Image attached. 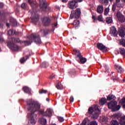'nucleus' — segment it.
I'll return each mask as SVG.
<instances>
[{
    "instance_id": "f257e3e1",
    "label": "nucleus",
    "mask_w": 125,
    "mask_h": 125,
    "mask_svg": "<svg viewBox=\"0 0 125 125\" xmlns=\"http://www.w3.org/2000/svg\"><path fill=\"white\" fill-rule=\"evenodd\" d=\"M27 110L31 111L30 114L28 115V118L32 125H34L36 124L34 118V114L36 112H38V114L42 115L43 117H51L52 110L48 108L44 112V109H41V104L39 102H35L32 100H29L27 103Z\"/></svg>"
},
{
    "instance_id": "f03ea898",
    "label": "nucleus",
    "mask_w": 125,
    "mask_h": 125,
    "mask_svg": "<svg viewBox=\"0 0 125 125\" xmlns=\"http://www.w3.org/2000/svg\"><path fill=\"white\" fill-rule=\"evenodd\" d=\"M29 41H24V44L25 45H30L32 44L33 42H35L37 44H41L42 42L41 40V38L40 37L39 35L37 34H32L29 36Z\"/></svg>"
},
{
    "instance_id": "7ed1b4c3",
    "label": "nucleus",
    "mask_w": 125,
    "mask_h": 125,
    "mask_svg": "<svg viewBox=\"0 0 125 125\" xmlns=\"http://www.w3.org/2000/svg\"><path fill=\"white\" fill-rule=\"evenodd\" d=\"M20 40L19 38H12V41L8 42L7 43V46L13 51H18L20 49V47L17 44H15L16 42H20Z\"/></svg>"
},
{
    "instance_id": "20e7f679",
    "label": "nucleus",
    "mask_w": 125,
    "mask_h": 125,
    "mask_svg": "<svg viewBox=\"0 0 125 125\" xmlns=\"http://www.w3.org/2000/svg\"><path fill=\"white\" fill-rule=\"evenodd\" d=\"M117 102L115 101H113L107 104V106L109 109H112L113 112H115L116 111H119L121 107L120 105H117Z\"/></svg>"
},
{
    "instance_id": "39448f33",
    "label": "nucleus",
    "mask_w": 125,
    "mask_h": 125,
    "mask_svg": "<svg viewBox=\"0 0 125 125\" xmlns=\"http://www.w3.org/2000/svg\"><path fill=\"white\" fill-rule=\"evenodd\" d=\"M81 9L77 8L75 11H71V13L70 14V17H69L71 19L73 18L79 19L81 17Z\"/></svg>"
},
{
    "instance_id": "423d86ee",
    "label": "nucleus",
    "mask_w": 125,
    "mask_h": 125,
    "mask_svg": "<svg viewBox=\"0 0 125 125\" xmlns=\"http://www.w3.org/2000/svg\"><path fill=\"white\" fill-rule=\"evenodd\" d=\"M88 112L90 115H93L96 112H101V111L98 108V105L94 104L93 106H91L89 107V108H88Z\"/></svg>"
},
{
    "instance_id": "0eeeda50",
    "label": "nucleus",
    "mask_w": 125,
    "mask_h": 125,
    "mask_svg": "<svg viewBox=\"0 0 125 125\" xmlns=\"http://www.w3.org/2000/svg\"><path fill=\"white\" fill-rule=\"evenodd\" d=\"M42 21L44 26H49L51 25V19L49 17H43L42 19Z\"/></svg>"
},
{
    "instance_id": "6e6552de",
    "label": "nucleus",
    "mask_w": 125,
    "mask_h": 125,
    "mask_svg": "<svg viewBox=\"0 0 125 125\" xmlns=\"http://www.w3.org/2000/svg\"><path fill=\"white\" fill-rule=\"evenodd\" d=\"M39 6L42 11L46 12L47 8V1L45 0H42V1L40 3Z\"/></svg>"
},
{
    "instance_id": "1a4fd4ad",
    "label": "nucleus",
    "mask_w": 125,
    "mask_h": 125,
    "mask_svg": "<svg viewBox=\"0 0 125 125\" xmlns=\"http://www.w3.org/2000/svg\"><path fill=\"white\" fill-rule=\"evenodd\" d=\"M31 22L33 23L34 25H36L37 23L39 21V16L38 14L36 13H34V15L32 14V16L31 17Z\"/></svg>"
},
{
    "instance_id": "9d476101",
    "label": "nucleus",
    "mask_w": 125,
    "mask_h": 125,
    "mask_svg": "<svg viewBox=\"0 0 125 125\" xmlns=\"http://www.w3.org/2000/svg\"><path fill=\"white\" fill-rule=\"evenodd\" d=\"M97 47L99 50L102 51L103 52H106L108 51V48L102 43H98L97 44Z\"/></svg>"
},
{
    "instance_id": "9b49d317",
    "label": "nucleus",
    "mask_w": 125,
    "mask_h": 125,
    "mask_svg": "<svg viewBox=\"0 0 125 125\" xmlns=\"http://www.w3.org/2000/svg\"><path fill=\"white\" fill-rule=\"evenodd\" d=\"M76 3H77V2L75 1H69L67 4V6L69 8L73 9L77 8Z\"/></svg>"
},
{
    "instance_id": "f8f14e48",
    "label": "nucleus",
    "mask_w": 125,
    "mask_h": 125,
    "mask_svg": "<svg viewBox=\"0 0 125 125\" xmlns=\"http://www.w3.org/2000/svg\"><path fill=\"white\" fill-rule=\"evenodd\" d=\"M115 68L116 70H117L118 73L122 74L125 71V69L123 68V67L119 64H116L115 65Z\"/></svg>"
},
{
    "instance_id": "ddd939ff",
    "label": "nucleus",
    "mask_w": 125,
    "mask_h": 125,
    "mask_svg": "<svg viewBox=\"0 0 125 125\" xmlns=\"http://www.w3.org/2000/svg\"><path fill=\"white\" fill-rule=\"evenodd\" d=\"M118 34L122 38H124L125 36V28L124 27H120L118 29Z\"/></svg>"
},
{
    "instance_id": "4468645a",
    "label": "nucleus",
    "mask_w": 125,
    "mask_h": 125,
    "mask_svg": "<svg viewBox=\"0 0 125 125\" xmlns=\"http://www.w3.org/2000/svg\"><path fill=\"white\" fill-rule=\"evenodd\" d=\"M110 33L115 37L117 36V31L115 26H112L110 29Z\"/></svg>"
},
{
    "instance_id": "2eb2a0df",
    "label": "nucleus",
    "mask_w": 125,
    "mask_h": 125,
    "mask_svg": "<svg viewBox=\"0 0 125 125\" xmlns=\"http://www.w3.org/2000/svg\"><path fill=\"white\" fill-rule=\"evenodd\" d=\"M90 124V120L88 118H85V119L83 120V121L82 122V124H77L76 125H89Z\"/></svg>"
},
{
    "instance_id": "dca6fc26",
    "label": "nucleus",
    "mask_w": 125,
    "mask_h": 125,
    "mask_svg": "<svg viewBox=\"0 0 125 125\" xmlns=\"http://www.w3.org/2000/svg\"><path fill=\"white\" fill-rule=\"evenodd\" d=\"M77 59H79L78 62H79L80 64H85V63L87 62V59L83 57H81L80 58H78Z\"/></svg>"
},
{
    "instance_id": "f3484780",
    "label": "nucleus",
    "mask_w": 125,
    "mask_h": 125,
    "mask_svg": "<svg viewBox=\"0 0 125 125\" xmlns=\"http://www.w3.org/2000/svg\"><path fill=\"white\" fill-rule=\"evenodd\" d=\"M74 51L75 52V57L76 59H78L80 57H82L83 56L81 54V52L79 50L75 49Z\"/></svg>"
},
{
    "instance_id": "a211bd4d",
    "label": "nucleus",
    "mask_w": 125,
    "mask_h": 125,
    "mask_svg": "<svg viewBox=\"0 0 125 125\" xmlns=\"http://www.w3.org/2000/svg\"><path fill=\"white\" fill-rule=\"evenodd\" d=\"M104 6L102 5H99L98 8H97V12L99 14H102L104 12Z\"/></svg>"
},
{
    "instance_id": "6ab92c4d",
    "label": "nucleus",
    "mask_w": 125,
    "mask_h": 125,
    "mask_svg": "<svg viewBox=\"0 0 125 125\" xmlns=\"http://www.w3.org/2000/svg\"><path fill=\"white\" fill-rule=\"evenodd\" d=\"M39 121L40 122V124H41L42 125H47V120L46 119L43 118V117H42L39 119Z\"/></svg>"
},
{
    "instance_id": "aec40b11",
    "label": "nucleus",
    "mask_w": 125,
    "mask_h": 125,
    "mask_svg": "<svg viewBox=\"0 0 125 125\" xmlns=\"http://www.w3.org/2000/svg\"><path fill=\"white\" fill-rule=\"evenodd\" d=\"M23 91L24 92V93L30 94L31 93V89L29 88L28 87L24 86L22 88Z\"/></svg>"
},
{
    "instance_id": "412c9836",
    "label": "nucleus",
    "mask_w": 125,
    "mask_h": 125,
    "mask_svg": "<svg viewBox=\"0 0 125 125\" xmlns=\"http://www.w3.org/2000/svg\"><path fill=\"white\" fill-rule=\"evenodd\" d=\"M40 66L41 68H47V67L49 66V63L46 62H43L40 64Z\"/></svg>"
},
{
    "instance_id": "4be33fe9",
    "label": "nucleus",
    "mask_w": 125,
    "mask_h": 125,
    "mask_svg": "<svg viewBox=\"0 0 125 125\" xmlns=\"http://www.w3.org/2000/svg\"><path fill=\"white\" fill-rule=\"evenodd\" d=\"M29 57V56L27 55L25 56V58H22V59H21L20 62L21 64H23L25 62H26V60L28 59Z\"/></svg>"
},
{
    "instance_id": "5701e85b",
    "label": "nucleus",
    "mask_w": 125,
    "mask_h": 125,
    "mask_svg": "<svg viewBox=\"0 0 125 125\" xmlns=\"http://www.w3.org/2000/svg\"><path fill=\"white\" fill-rule=\"evenodd\" d=\"M100 113V112H97L93 113L92 118L94 119V120L97 119L99 117Z\"/></svg>"
},
{
    "instance_id": "b1692460",
    "label": "nucleus",
    "mask_w": 125,
    "mask_h": 125,
    "mask_svg": "<svg viewBox=\"0 0 125 125\" xmlns=\"http://www.w3.org/2000/svg\"><path fill=\"white\" fill-rule=\"evenodd\" d=\"M120 53L123 56L124 58H125V49L124 48H120Z\"/></svg>"
},
{
    "instance_id": "393cba45",
    "label": "nucleus",
    "mask_w": 125,
    "mask_h": 125,
    "mask_svg": "<svg viewBox=\"0 0 125 125\" xmlns=\"http://www.w3.org/2000/svg\"><path fill=\"white\" fill-rule=\"evenodd\" d=\"M120 125H125V116H122L120 120Z\"/></svg>"
},
{
    "instance_id": "a878e982",
    "label": "nucleus",
    "mask_w": 125,
    "mask_h": 125,
    "mask_svg": "<svg viewBox=\"0 0 125 125\" xmlns=\"http://www.w3.org/2000/svg\"><path fill=\"white\" fill-rule=\"evenodd\" d=\"M74 25V27L77 28L78 26H79L80 21L79 20H75L74 21V22L73 23Z\"/></svg>"
},
{
    "instance_id": "bb28decb",
    "label": "nucleus",
    "mask_w": 125,
    "mask_h": 125,
    "mask_svg": "<svg viewBox=\"0 0 125 125\" xmlns=\"http://www.w3.org/2000/svg\"><path fill=\"white\" fill-rule=\"evenodd\" d=\"M115 99H116V97L113 95H109L107 97L108 101H111L112 100H115Z\"/></svg>"
},
{
    "instance_id": "cd10ccee",
    "label": "nucleus",
    "mask_w": 125,
    "mask_h": 125,
    "mask_svg": "<svg viewBox=\"0 0 125 125\" xmlns=\"http://www.w3.org/2000/svg\"><path fill=\"white\" fill-rule=\"evenodd\" d=\"M100 103L101 105H104L106 103V99L104 98H101Z\"/></svg>"
},
{
    "instance_id": "c85d7f7f",
    "label": "nucleus",
    "mask_w": 125,
    "mask_h": 125,
    "mask_svg": "<svg viewBox=\"0 0 125 125\" xmlns=\"http://www.w3.org/2000/svg\"><path fill=\"white\" fill-rule=\"evenodd\" d=\"M40 32H41L42 33H43V35L45 36H46L47 35H48V34H49V30L48 29H41L40 30Z\"/></svg>"
},
{
    "instance_id": "c756f323",
    "label": "nucleus",
    "mask_w": 125,
    "mask_h": 125,
    "mask_svg": "<svg viewBox=\"0 0 125 125\" xmlns=\"http://www.w3.org/2000/svg\"><path fill=\"white\" fill-rule=\"evenodd\" d=\"M28 3L30 4L32 8H34L35 7L36 5L33 0H28Z\"/></svg>"
},
{
    "instance_id": "7c9ffc66",
    "label": "nucleus",
    "mask_w": 125,
    "mask_h": 125,
    "mask_svg": "<svg viewBox=\"0 0 125 125\" xmlns=\"http://www.w3.org/2000/svg\"><path fill=\"white\" fill-rule=\"evenodd\" d=\"M56 87L57 88H58V89L62 90L63 89V87L60 83H58L57 84Z\"/></svg>"
},
{
    "instance_id": "2f4dec72",
    "label": "nucleus",
    "mask_w": 125,
    "mask_h": 125,
    "mask_svg": "<svg viewBox=\"0 0 125 125\" xmlns=\"http://www.w3.org/2000/svg\"><path fill=\"white\" fill-rule=\"evenodd\" d=\"M76 72L75 71V70L74 69H71V70H69L68 72V74L70 76H73L75 75Z\"/></svg>"
},
{
    "instance_id": "473e14b6",
    "label": "nucleus",
    "mask_w": 125,
    "mask_h": 125,
    "mask_svg": "<svg viewBox=\"0 0 125 125\" xmlns=\"http://www.w3.org/2000/svg\"><path fill=\"white\" fill-rule=\"evenodd\" d=\"M21 7L23 10H26L27 9V4L26 3H23L21 4Z\"/></svg>"
},
{
    "instance_id": "72a5a7b5",
    "label": "nucleus",
    "mask_w": 125,
    "mask_h": 125,
    "mask_svg": "<svg viewBox=\"0 0 125 125\" xmlns=\"http://www.w3.org/2000/svg\"><path fill=\"white\" fill-rule=\"evenodd\" d=\"M113 117L116 118V119H121L122 116L121 114L120 113H117L113 115Z\"/></svg>"
},
{
    "instance_id": "f704fd0d",
    "label": "nucleus",
    "mask_w": 125,
    "mask_h": 125,
    "mask_svg": "<svg viewBox=\"0 0 125 125\" xmlns=\"http://www.w3.org/2000/svg\"><path fill=\"white\" fill-rule=\"evenodd\" d=\"M47 93V91L46 90H44L42 89V90H39L40 94H46Z\"/></svg>"
},
{
    "instance_id": "c9c22d12",
    "label": "nucleus",
    "mask_w": 125,
    "mask_h": 125,
    "mask_svg": "<svg viewBox=\"0 0 125 125\" xmlns=\"http://www.w3.org/2000/svg\"><path fill=\"white\" fill-rule=\"evenodd\" d=\"M15 31L14 30H9V31H8V35L9 36H11L12 35H14Z\"/></svg>"
},
{
    "instance_id": "e433bc0d",
    "label": "nucleus",
    "mask_w": 125,
    "mask_h": 125,
    "mask_svg": "<svg viewBox=\"0 0 125 125\" xmlns=\"http://www.w3.org/2000/svg\"><path fill=\"white\" fill-rule=\"evenodd\" d=\"M120 45H123L124 47H125V40L122 39L120 40Z\"/></svg>"
},
{
    "instance_id": "4c0bfd02",
    "label": "nucleus",
    "mask_w": 125,
    "mask_h": 125,
    "mask_svg": "<svg viewBox=\"0 0 125 125\" xmlns=\"http://www.w3.org/2000/svg\"><path fill=\"white\" fill-rule=\"evenodd\" d=\"M117 4L113 3V6H112V11H113V12H115V11L116 10V6L118 7Z\"/></svg>"
},
{
    "instance_id": "58836bf2",
    "label": "nucleus",
    "mask_w": 125,
    "mask_h": 125,
    "mask_svg": "<svg viewBox=\"0 0 125 125\" xmlns=\"http://www.w3.org/2000/svg\"><path fill=\"white\" fill-rule=\"evenodd\" d=\"M58 119L59 120V121H60V123L63 122L64 121L63 117H62L61 116H58Z\"/></svg>"
},
{
    "instance_id": "ea45409f",
    "label": "nucleus",
    "mask_w": 125,
    "mask_h": 125,
    "mask_svg": "<svg viewBox=\"0 0 125 125\" xmlns=\"http://www.w3.org/2000/svg\"><path fill=\"white\" fill-rule=\"evenodd\" d=\"M112 18H111L110 17L106 18V23H112Z\"/></svg>"
},
{
    "instance_id": "a19ab883",
    "label": "nucleus",
    "mask_w": 125,
    "mask_h": 125,
    "mask_svg": "<svg viewBox=\"0 0 125 125\" xmlns=\"http://www.w3.org/2000/svg\"><path fill=\"white\" fill-rule=\"evenodd\" d=\"M111 125H119L117 121L116 120L112 121L111 122Z\"/></svg>"
},
{
    "instance_id": "79ce46f5",
    "label": "nucleus",
    "mask_w": 125,
    "mask_h": 125,
    "mask_svg": "<svg viewBox=\"0 0 125 125\" xmlns=\"http://www.w3.org/2000/svg\"><path fill=\"white\" fill-rule=\"evenodd\" d=\"M120 104H125V97L122 99L121 101L119 102Z\"/></svg>"
},
{
    "instance_id": "37998d69",
    "label": "nucleus",
    "mask_w": 125,
    "mask_h": 125,
    "mask_svg": "<svg viewBox=\"0 0 125 125\" xmlns=\"http://www.w3.org/2000/svg\"><path fill=\"white\" fill-rule=\"evenodd\" d=\"M12 26H16L17 25V21L16 20H13L12 21Z\"/></svg>"
},
{
    "instance_id": "c03bdc74",
    "label": "nucleus",
    "mask_w": 125,
    "mask_h": 125,
    "mask_svg": "<svg viewBox=\"0 0 125 125\" xmlns=\"http://www.w3.org/2000/svg\"><path fill=\"white\" fill-rule=\"evenodd\" d=\"M111 79H113V81H117L119 80V78H118L116 76H112Z\"/></svg>"
},
{
    "instance_id": "a18cd8bd",
    "label": "nucleus",
    "mask_w": 125,
    "mask_h": 125,
    "mask_svg": "<svg viewBox=\"0 0 125 125\" xmlns=\"http://www.w3.org/2000/svg\"><path fill=\"white\" fill-rule=\"evenodd\" d=\"M97 20H98L99 21H103V17L102 16H99L98 17Z\"/></svg>"
},
{
    "instance_id": "49530a36",
    "label": "nucleus",
    "mask_w": 125,
    "mask_h": 125,
    "mask_svg": "<svg viewBox=\"0 0 125 125\" xmlns=\"http://www.w3.org/2000/svg\"><path fill=\"white\" fill-rule=\"evenodd\" d=\"M90 125H98V124L96 121H92L90 122Z\"/></svg>"
},
{
    "instance_id": "de8ad7c7",
    "label": "nucleus",
    "mask_w": 125,
    "mask_h": 125,
    "mask_svg": "<svg viewBox=\"0 0 125 125\" xmlns=\"http://www.w3.org/2000/svg\"><path fill=\"white\" fill-rule=\"evenodd\" d=\"M109 0H104V5H108Z\"/></svg>"
},
{
    "instance_id": "09e8293b",
    "label": "nucleus",
    "mask_w": 125,
    "mask_h": 125,
    "mask_svg": "<svg viewBox=\"0 0 125 125\" xmlns=\"http://www.w3.org/2000/svg\"><path fill=\"white\" fill-rule=\"evenodd\" d=\"M109 12V9L108 8H105L104 10V14L105 15L108 14Z\"/></svg>"
},
{
    "instance_id": "8fccbe9b",
    "label": "nucleus",
    "mask_w": 125,
    "mask_h": 125,
    "mask_svg": "<svg viewBox=\"0 0 125 125\" xmlns=\"http://www.w3.org/2000/svg\"><path fill=\"white\" fill-rule=\"evenodd\" d=\"M71 1H75L76 3H78V2H83V0H71Z\"/></svg>"
},
{
    "instance_id": "3c124183",
    "label": "nucleus",
    "mask_w": 125,
    "mask_h": 125,
    "mask_svg": "<svg viewBox=\"0 0 125 125\" xmlns=\"http://www.w3.org/2000/svg\"><path fill=\"white\" fill-rule=\"evenodd\" d=\"M116 17H117L118 18H121V14H120L119 12H118L117 13H116Z\"/></svg>"
},
{
    "instance_id": "603ef678",
    "label": "nucleus",
    "mask_w": 125,
    "mask_h": 125,
    "mask_svg": "<svg viewBox=\"0 0 125 125\" xmlns=\"http://www.w3.org/2000/svg\"><path fill=\"white\" fill-rule=\"evenodd\" d=\"M92 19L94 20V21H97V18L95 16H92Z\"/></svg>"
},
{
    "instance_id": "864d4df0",
    "label": "nucleus",
    "mask_w": 125,
    "mask_h": 125,
    "mask_svg": "<svg viewBox=\"0 0 125 125\" xmlns=\"http://www.w3.org/2000/svg\"><path fill=\"white\" fill-rule=\"evenodd\" d=\"M54 78H55V75H54V74H52L50 77V79H51V80L53 79Z\"/></svg>"
},
{
    "instance_id": "5fc2aeb1",
    "label": "nucleus",
    "mask_w": 125,
    "mask_h": 125,
    "mask_svg": "<svg viewBox=\"0 0 125 125\" xmlns=\"http://www.w3.org/2000/svg\"><path fill=\"white\" fill-rule=\"evenodd\" d=\"M74 100V98H73V97H70V98H69V101L71 103L73 102Z\"/></svg>"
},
{
    "instance_id": "6e6d98bb",
    "label": "nucleus",
    "mask_w": 125,
    "mask_h": 125,
    "mask_svg": "<svg viewBox=\"0 0 125 125\" xmlns=\"http://www.w3.org/2000/svg\"><path fill=\"white\" fill-rule=\"evenodd\" d=\"M120 0H116V3H114L116 5H119Z\"/></svg>"
},
{
    "instance_id": "4d7b16f0",
    "label": "nucleus",
    "mask_w": 125,
    "mask_h": 125,
    "mask_svg": "<svg viewBox=\"0 0 125 125\" xmlns=\"http://www.w3.org/2000/svg\"><path fill=\"white\" fill-rule=\"evenodd\" d=\"M3 24L0 21V28L3 29Z\"/></svg>"
},
{
    "instance_id": "13d9d810",
    "label": "nucleus",
    "mask_w": 125,
    "mask_h": 125,
    "mask_svg": "<svg viewBox=\"0 0 125 125\" xmlns=\"http://www.w3.org/2000/svg\"><path fill=\"white\" fill-rule=\"evenodd\" d=\"M57 25H58V23L57 22H56L55 23H53L52 24V26H54V27L57 26Z\"/></svg>"
},
{
    "instance_id": "bf43d9fd",
    "label": "nucleus",
    "mask_w": 125,
    "mask_h": 125,
    "mask_svg": "<svg viewBox=\"0 0 125 125\" xmlns=\"http://www.w3.org/2000/svg\"><path fill=\"white\" fill-rule=\"evenodd\" d=\"M4 41V40H3V39L1 37H0V42H2Z\"/></svg>"
},
{
    "instance_id": "052dcab7",
    "label": "nucleus",
    "mask_w": 125,
    "mask_h": 125,
    "mask_svg": "<svg viewBox=\"0 0 125 125\" xmlns=\"http://www.w3.org/2000/svg\"><path fill=\"white\" fill-rule=\"evenodd\" d=\"M3 7V4L1 2H0V8H2Z\"/></svg>"
},
{
    "instance_id": "680f3d73",
    "label": "nucleus",
    "mask_w": 125,
    "mask_h": 125,
    "mask_svg": "<svg viewBox=\"0 0 125 125\" xmlns=\"http://www.w3.org/2000/svg\"><path fill=\"white\" fill-rule=\"evenodd\" d=\"M122 22H125V19L123 18L122 19V20H121Z\"/></svg>"
},
{
    "instance_id": "e2e57ef3",
    "label": "nucleus",
    "mask_w": 125,
    "mask_h": 125,
    "mask_svg": "<svg viewBox=\"0 0 125 125\" xmlns=\"http://www.w3.org/2000/svg\"><path fill=\"white\" fill-rule=\"evenodd\" d=\"M6 26L8 28H9V26H10L9 23H6Z\"/></svg>"
},
{
    "instance_id": "0e129e2a",
    "label": "nucleus",
    "mask_w": 125,
    "mask_h": 125,
    "mask_svg": "<svg viewBox=\"0 0 125 125\" xmlns=\"http://www.w3.org/2000/svg\"><path fill=\"white\" fill-rule=\"evenodd\" d=\"M67 1H68V0H62V2H66Z\"/></svg>"
},
{
    "instance_id": "69168bd1",
    "label": "nucleus",
    "mask_w": 125,
    "mask_h": 125,
    "mask_svg": "<svg viewBox=\"0 0 125 125\" xmlns=\"http://www.w3.org/2000/svg\"><path fill=\"white\" fill-rule=\"evenodd\" d=\"M46 101L47 102H49L50 100L49 98H46Z\"/></svg>"
},
{
    "instance_id": "338daca9",
    "label": "nucleus",
    "mask_w": 125,
    "mask_h": 125,
    "mask_svg": "<svg viewBox=\"0 0 125 125\" xmlns=\"http://www.w3.org/2000/svg\"><path fill=\"white\" fill-rule=\"evenodd\" d=\"M105 70H106V71L108 70V67H105Z\"/></svg>"
},
{
    "instance_id": "774afa93",
    "label": "nucleus",
    "mask_w": 125,
    "mask_h": 125,
    "mask_svg": "<svg viewBox=\"0 0 125 125\" xmlns=\"http://www.w3.org/2000/svg\"><path fill=\"white\" fill-rule=\"evenodd\" d=\"M123 108L125 109V104L123 105Z\"/></svg>"
}]
</instances>
